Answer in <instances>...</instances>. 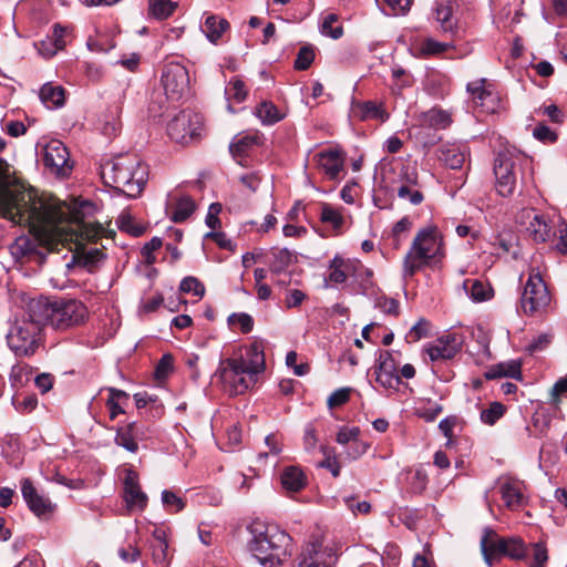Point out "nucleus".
Wrapping results in <instances>:
<instances>
[{
	"mask_svg": "<svg viewBox=\"0 0 567 567\" xmlns=\"http://www.w3.org/2000/svg\"><path fill=\"white\" fill-rule=\"evenodd\" d=\"M6 142L0 137V151ZM61 204L55 199L44 200L39 194L13 176L9 164L0 158V214L12 221H52L61 218Z\"/></svg>",
	"mask_w": 567,
	"mask_h": 567,
	"instance_id": "obj_1",
	"label": "nucleus"
},
{
	"mask_svg": "<svg viewBox=\"0 0 567 567\" xmlns=\"http://www.w3.org/2000/svg\"><path fill=\"white\" fill-rule=\"evenodd\" d=\"M43 303H27L24 310L10 322L6 341L9 350L17 358H31L39 353L45 344V315Z\"/></svg>",
	"mask_w": 567,
	"mask_h": 567,
	"instance_id": "obj_2",
	"label": "nucleus"
},
{
	"mask_svg": "<svg viewBox=\"0 0 567 567\" xmlns=\"http://www.w3.org/2000/svg\"><path fill=\"white\" fill-rule=\"evenodd\" d=\"M264 370V350L255 342L246 350L245 357L221 360L215 377L221 382L225 392L239 395L255 385L258 374Z\"/></svg>",
	"mask_w": 567,
	"mask_h": 567,
	"instance_id": "obj_3",
	"label": "nucleus"
},
{
	"mask_svg": "<svg viewBox=\"0 0 567 567\" xmlns=\"http://www.w3.org/2000/svg\"><path fill=\"white\" fill-rule=\"evenodd\" d=\"M104 183L128 197L138 196L148 178L147 166L135 154H120L101 165Z\"/></svg>",
	"mask_w": 567,
	"mask_h": 567,
	"instance_id": "obj_4",
	"label": "nucleus"
},
{
	"mask_svg": "<svg viewBox=\"0 0 567 567\" xmlns=\"http://www.w3.org/2000/svg\"><path fill=\"white\" fill-rule=\"evenodd\" d=\"M248 550L264 567H278L290 556L291 537L276 526L255 523L249 527Z\"/></svg>",
	"mask_w": 567,
	"mask_h": 567,
	"instance_id": "obj_5",
	"label": "nucleus"
},
{
	"mask_svg": "<svg viewBox=\"0 0 567 567\" xmlns=\"http://www.w3.org/2000/svg\"><path fill=\"white\" fill-rule=\"evenodd\" d=\"M443 256L444 243L439 227L431 224L419 229L403 259V277H413L423 267Z\"/></svg>",
	"mask_w": 567,
	"mask_h": 567,
	"instance_id": "obj_6",
	"label": "nucleus"
},
{
	"mask_svg": "<svg viewBox=\"0 0 567 567\" xmlns=\"http://www.w3.org/2000/svg\"><path fill=\"white\" fill-rule=\"evenodd\" d=\"M32 301L43 303L45 324L49 323L58 331H66L82 326L89 317L86 306L78 299L60 298L49 301L45 298H33Z\"/></svg>",
	"mask_w": 567,
	"mask_h": 567,
	"instance_id": "obj_7",
	"label": "nucleus"
},
{
	"mask_svg": "<svg viewBox=\"0 0 567 567\" xmlns=\"http://www.w3.org/2000/svg\"><path fill=\"white\" fill-rule=\"evenodd\" d=\"M40 198H42L44 200H49L52 198L58 200L61 204V208H60L61 213H62L61 218H58L56 220H52V221H44V220L40 221V220H33V219L32 220L17 219L14 223L30 224L32 226H39V227H49V228L55 229L56 231L70 230L71 231L70 237H69V235L61 234V238H60L61 241L73 240V239L94 241L103 234L104 228L102 225H99V224H90V223L69 224L68 223L66 226L59 227L60 224H63L64 221L68 220L69 213H70L69 207L66 206L65 203L61 202L60 199H58L53 196H40Z\"/></svg>",
	"mask_w": 567,
	"mask_h": 567,
	"instance_id": "obj_8",
	"label": "nucleus"
},
{
	"mask_svg": "<svg viewBox=\"0 0 567 567\" xmlns=\"http://www.w3.org/2000/svg\"><path fill=\"white\" fill-rule=\"evenodd\" d=\"M524 155L516 150L505 148L497 154L494 165L496 190L503 196H511L516 187L517 169Z\"/></svg>",
	"mask_w": 567,
	"mask_h": 567,
	"instance_id": "obj_9",
	"label": "nucleus"
},
{
	"mask_svg": "<svg viewBox=\"0 0 567 567\" xmlns=\"http://www.w3.org/2000/svg\"><path fill=\"white\" fill-rule=\"evenodd\" d=\"M550 302V295L540 272L533 268L525 284L520 306L526 315L544 311Z\"/></svg>",
	"mask_w": 567,
	"mask_h": 567,
	"instance_id": "obj_10",
	"label": "nucleus"
},
{
	"mask_svg": "<svg viewBox=\"0 0 567 567\" xmlns=\"http://www.w3.org/2000/svg\"><path fill=\"white\" fill-rule=\"evenodd\" d=\"M161 86L167 100H182L189 90L187 69L179 62H166L161 72Z\"/></svg>",
	"mask_w": 567,
	"mask_h": 567,
	"instance_id": "obj_11",
	"label": "nucleus"
},
{
	"mask_svg": "<svg viewBox=\"0 0 567 567\" xmlns=\"http://www.w3.org/2000/svg\"><path fill=\"white\" fill-rule=\"evenodd\" d=\"M202 117L190 111L179 112L167 124V134L176 143L187 144L199 137Z\"/></svg>",
	"mask_w": 567,
	"mask_h": 567,
	"instance_id": "obj_12",
	"label": "nucleus"
},
{
	"mask_svg": "<svg viewBox=\"0 0 567 567\" xmlns=\"http://www.w3.org/2000/svg\"><path fill=\"white\" fill-rule=\"evenodd\" d=\"M470 94V102L473 109H478L482 113H494L498 106V99L493 92L492 84L485 79L470 82L466 86Z\"/></svg>",
	"mask_w": 567,
	"mask_h": 567,
	"instance_id": "obj_13",
	"label": "nucleus"
},
{
	"mask_svg": "<svg viewBox=\"0 0 567 567\" xmlns=\"http://www.w3.org/2000/svg\"><path fill=\"white\" fill-rule=\"evenodd\" d=\"M375 381L385 390L396 391L401 383L398 362L390 351H381L375 364Z\"/></svg>",
	"mask_w": 567,
	"mask_h": 567,
	"instance_id": "obj_14",
	"label": "nucleus"
},
{
	"mask_svg": "<svg viewBox=\"0 0 567 567\" xmlns=\"http://www.w3.org/2000/svg\"><path fill=\"white\" fill-rule=\"evenodd\" d=\"M463 339L457 333H446L425 348L431 361L450 360L460 352Z\"/></svg>",
	"mask_w": 567,
	"mask_h": 567,
	"instance_id": "obj_15",
	"label": "nucleus"
},
{
	"mask_svg": "<svg viewBox=\"0 0 567 567\" xmlns=\"http://www.w3.org/2000/svg\"><path fill=\"white\" fill-rule=\"evenodd\" d=\"M334 557L331 550L323 548L319 539L309 542L302 549L298 566L299 567H332Z\"/></svg>",
	"mask_w": 567,
	"mask_h": 567,
	"instance_id": "obj_16",
	"label": "nucleus"
},
{
	"mask_svg": "<svg viewBox=\"0 0 567 567\" xmlns=\"http://www.w3.org/2000/svg\"><path fill=\"white\" fill-rule=\"evenodd\" d=\"M313 161L329 179H337L343 171L344 153L338 147H331L315 154Z\"/></svg>",
	"mask_w": 567,
	"mask_h": 567,
	"instance_id": "obj_17",
	"label": "nucleus"
},
{
	"mask_svg": "<svg viewBox=\"0 0 567 567\" xmlns=\"http://www.w3.org/2000/svg\"><path fill=\"white\" fill-rule=\"evenodd\" d=\"M21 493L29 509L38 517L45 516L55 508V505L48 497L38 493L29 478H24L21 482Z\"/></svg>",
	"mask_w": 567,
	"mask_h": 567,
	"instance_id": "obj_18",
	"label": "nucleus"
},
{
	"mask_svg": "<svg viewBox=\"0 0 567 567\" xmlns=\"http://www.w3.org/2000/svg\"><path fill=\"white\" fill-rule=\"evenodd\" d=\"M69 159L68 148L61 141L53 140L45 145L43 161L52 172L64 173L66 168H70Z\"/></svg>",
	"mask_w": 567,
	"mask_h": 567,
	"instance_id": "obj_19",
	"label": "nucleus"
},
{
	"mask_svg": "<svg viewBox=\"0 0 567 567\" xmlns=\"http://www.w3.org/2000/svg\"><path fill=\"white\" fill-rule=\"evenodd\" d=\"M123 495L128 508L144 509L147 505V496L142 492L138 475L128 470L124 478Z\"/></svg>",
	"mask_w": 567,
	"mask_h": 567,
	"instance_id": "obj_20",
	"label": "nucleus"
},
{
	"mask_svg": "<svg viewBox=\"0 0 567 567\" xmlns=\"http://www.w3.org/2000/svg\"><path fill=\"white\" fill-rule=\"evenodd\" d=\"M505 546V538L499 537L496 532L486 528L481 539V549L484 559L488 566H492L495 560L503 557Z\"/></svg>",
	"mask_w": 567,
	"mask_h": 567,
	"instance_id": "obj_21",
	"label": "nucleus"
},
{
	"mask_svg": "<svg viewBox=\"0 0 567 567\" xmlns=\"http://www.w3.org/2000/svg\"><path fill=\"white\" fill-rule=\"evenodd\" d=\"M261 137V134L258 132H246L237 134L229 145V151L234 158H236L238 163L241 164L240 158L248 155V153L254 147L260 145Z\"/></svg>",
	"mask_w": 567,
	"mask_h": 567,
	"instance_id": "obj_22",
	"label": "nucleus"
},
{
	"mask_svg": "<svg viewBox=\"0 0 567 567\" xmlns=\"http://www.w3.org/2000/svg\"><path fill=\"white\" fill-rule=\"evenodd\" d=\"M360 430L357 426L347 427L342 426L338 433L336 441L341 445L351 444L350 449L352 451H348V456L351 460L358 458L360 455L367 452L369 445L359 441Z\"/></svg>",
	"mask_w": 567,
	"mask_h": 567,
	"instance_id": "obj_23",
	"label": "nucleus"
},
{
	"mask_svg": "<svg viewBox=\"0 0 567 567\" xmlns=\"http://www.w3.org/2000/svg\"><path fill=\"white\" fill-rule=\"evenodd\" d=\"M152 537L150 546L153 560L156 565L166 567L169 561L167 533L163 527H155Z\"/></svg>",
	"mask_w": 567,
	"mask_h": 567,
	"instance_id": "obj_24",
	"label": "nucleus"
},
{
	"mask_svg": "<svg viewBox=\"0 0 567 567\" xmlns=\"http://www.w3.org/2000/svg\"><path fill=\"white\" fill-rule=\"evenodd\" d=\"M499 492L505 505L511 509H516L525 503L523 482L507 481L501 485Z\"/></svg>",
	"mask_w": 567,
	"mask_h": 567,
	"instance_id": "obj_25",
	"label": "nucleus"
},
{
	"mask_svg": "<svg viewBox=\"0 0 567 567\" xmlns=\"http://www.w3.org/2000/svg\"><path fill=\"white\" fill-rule=\"evenodd\" d=\"M140 435V429L135 422H131L125 426L118 427L116 430L115 443L118 446L124 447L126 451L131 453H136L138 450V444L136 442V437Z\"/></svg>",
	"mask_w": 567,
	"mask_h": 567,
	"instance_id": "obj_26",
	"label": "nucleus"
},
{
	"mask_svg": "<svg viewBox=\"0 0 567 567\" xmlns=\"http://www.w3.org/2000/svg\"><path fill=\"white\" fill-rule=\"evenodd\" d=\"M50 40L52 41L54 50L44 51L45 41H41L38 47L39 52L45 58L53 56L58 51L63 50L66 47L71 40V30L60 24H55Z\"/></svg>",
	"mask_w": 567,
	"mask_h": 567,
	"instance_id": "obj_27",
	"label": "nucleus"
},
{
	"mask_svg": "<svg viewBox=\"0 0 567 567\" xmlns=\"http://www.w3.org/2000/svg\"><path fill=\"white\" fill-rule=\"evenodd\" d=\"M420 125L435 130H444L452 123L451 114L441 109H431L420 116Z\"/></svg>",
	"mask_w": 567,
	"mask_h": 567,
	"instance_id": "obj_28",
	"label": "nucleus"
},
{
	"mask_svg": "<svg viewBox=\"0 0 567 567\" xmlns=\"http://www.w3.org/2000/svg\"><path fill=\"white\" fill-rule=\"evenodd\" d=\"M454 2L439 3L435 8V19L443 32L454 33L456 19L454 17Z\"/></svg>",
	"mask_w": 567,
	"mask_h": 567,
	"instance_id": "obj_29",
	"label": "nucleus"
},
{
	"mask_svg": "<svg viewBox=\"0 0 567 567\" xmlns=\"http://www.w3.org/2000/svg\"><path fill=\"white\" fill-rule=\"evenodd\" d=\"M462 287L475 302L486 301L493 296L492 287L478 279H466Z\"/></svg>",
	"mask_w": 567,
	"mask_h": 567,
	"instance_id": "obj_30",
	"label": "nucleus"
},
{
	"mask_svg": "<svg viewBox=\"0 0 567 567\" xmlns=\"http://www.w3.org/2000/svg\"><path fill=\"white\" fill-rule=\"evenodd\" d=\"M228 27L229 23L227 20L214 14H208L202 24V31L210 42L216 43Z\"/></svg>",
	"mask_w": 567,
	"mask_h": 567,
	"instance_id": "obj_31",
	"label": "nucleus"
},
{
	"mask_svg": "<svg viewBox=\"0 0 567 567\" xmlns=\"http://www.w3.org/2000/svg\"><path fill=\"white\" fill-rule=\"evenodd\" d=\"M352 114L361 121L374 118L384 122L388 118V114L381 109V106L372 101L353 105Z\"/></svg>",
	"mask_w": 567,
	"mask_h": 567,
	"instance_id": "obj_32",
	"label": "nucleus"
},
{
	"mask_svg": "<svg viewBox=\"0 0 567 567\" xmlns=\"http://www.w3.org/2000/svg\"><path fill=\"white\" fill-rule=\"evenodd\" d=\"M281 484L288 492H299L306 485V476L299 467L289 466L281 474Z\"/></svg>",
	"mask_w": 567,
	"mask_h": 567,
	"instance_id": "obj_33",
	"label": "nucleus"
},
{
	"mask_svg": "<svg viewBox=\"0 0 567 567\" xmlns=\"http://www.w3.org/2000/svg\"><path fill=\"white\" fill-rule=\"evenodd\" d=\"M40 99L48 109H56L64 103V90L62 86L44 84L40 90Z\"/></svg>",
	"mask_w": 567,
	"mask_h": 567,
	"instance_id": "obj_34",
	"label": "nucleus"
},
{
	"mask_svg": "<svg viewBox=\"0 0 567 567\" xmlns=\"http://www.w3.org/2000/svg\"><path fill=\"white\" fill-rule=\"evenodd\" d=\"M351 266L346 262L343 258L340 256H334V258L329 264V276L326 279L324 287H329V282L331 284H343L348 278V272Z\"/></svg>",
	"mask_w": 567,
	"mask_h": 567,
	"instance_id": "obj_35",
	"label": "nucleus"
},
{
	"mask_svg": "<svg viewBox=\"0 0 567 567\" xmlns=\"http://www.w3.org/2000/svg\"><path fill=\"white\" fill-rule=\"evenodd\" d=\"M440 153V159L452 169L461 168L466 158L465 152L457 145L443 146Z\"/></svg>",
	"mask_w": 567,
	"mask_h": 567,
	"instance_id": "obj_36",
	"label": "nucleus"
},
{
	"mask_svg": "<svg viewBox=\"0 0 567 567\" xmlns=\"http://www.w3.org/2000/svg\"><path fill=\"white\" fill-rule=\"evenodd\" d=\"M520 362L519 361H508L503 362L497 365L492 367L485 374L487 379H496V378H513V379H519L520 378Z\"/></svg>",
	"mask_w": 567,
	"mask_h": 567,
	"instance_id": "obj_37",
	"label": "nucleus"
},
{
	"mask_svg": "<svg viewBox=\"0 0 567 567\" xmlns=\"http://www.w3.org/2000/svg\"><path fill=\"white\" fill-rule=\"evenodd\" d=\"M255 114L264 125H272L284 118V114L269 101L261 102L256 107Z\"/></svg>",
	"mask_w": 567,
	"mask_h": 567,
	"instance_id": "obj_38",
	"label": "nucleus"
},
{
	"mask_svg": "<svg viewBox=\"0 0 567 567\" xmlns=\"http://www.w3.org/2000/svg\"><path fill=\"white\" fill-rule=\"evenodd\" d=\"M528 234L537 243H545L550 236V227L544 216L536 214L527 226Z\"/></svg>",
	"mask_w": 567,
	"mask_h": 567,
	"instance_id": "obj_39",
	"label": "nucleus"
},
{
	"mask_svg": "<svg viewBox=\"0 0 567 567\" xmlns=\"http://www.w3.org/2000/svg\"><path fill=\"white\" fill-rule=\"evenodd\" d=\"M195 202L189 196H182L176 202L172 220L174 223H183L195 212Z\"/></svg>",
	"mask_w": 567,
	"mask_h": 567,
	"instance_id": "obj_40",
	"label": "nucleus"
},
{
	"mask_svg": "<svg viewBox=\"0 0 567 567\" xmlns=\"http://www.w3.org/2000/svg\"><path fill=\"white\" fill-rule=\"evenodd\" d=\"M177 8V3L172 0H150V14L158 20L167 19Z\"/></svg>",
	"mask_w": 567,
	"mask_h": 567,
	"instance_id": "obj_41",
	"label": "nucleus"
},
{
	"mask_svg": "<svg viewBox=\"0 0 567 567\" xmlns=\"http://www.w3.org/2000/svg\"><path fill=\"white\" fill-rule=\"evenodd\" d=\"M272 260L270 261V270L274 274L282 272L293 260V255L287 248L274 249L271 251Z\"/></svg>",
	"mask_w": 567,
	"mask_h": 567,
	"instance_id": "obj_42",
	"label": "nucleus"
},
{
	"mask_svg": "<svg viewBox=\"0 0 567 567\" xmlns=\"http://www.w3.org/2000/svg\"><path fill=\"white\" fill-rule=\"evenodd\" d=\"M503 556L512 559H524L527 556V547L523 539L519 537L505 538Z\"/></svg>",
	"mask_w": 567,
	"mask_h": 567,
	"instance_id": "obj_43",
	"label": "nucleus"
},
{
	"mask_svg": "<svg viewBox=\"0 0 567 567\" xmlns=\"http://www.w3.org/2000/svg\"><path fill=\"white\" fill-rule=\"evenodd\" d=\"M320 220L330 225L336 231H338L344 223L341 213L329 204H321Z\"/></svg>",
	"mask_w": 567,
	"mask_h": 567,
	"instance_id": "obj_44",
	"label": "nucleus"
},
{
	"mask_svg": "<svg viewBox=\"0 0 567 567\" xmlns=\"http://www.w3.org/2000/svg\"><path fill=\"white\" fill-rule=\"evenodd\" d=\"M419 181V175L416 167L410 164H402L398 171V178L394 183L398 186H416Z\"/></svg>",
	"mask_w": 567,
	"mask_h": 567,
	"instance_id": "obj_45",
	"label": "nucleus"
},
{
	"mask_svg": "<svg viewBox=\"0 0 567 567\" xmlns=\"http://www.w3.org/2000/svg\"><path fill=\"white\" fill-rule=\"evenodd\" d=\"M225 94L228 101H234L236 103L244 102L247 96L244 82L238 78H233L225 89Z\"/></svg>",
	"mask_w": 567,
	"mask_h": 567,
	"instance_id": "obj_46",
	"label": "nucleus"
},
{
	"mask_svg": "<svg viewBox=\"0 0 567 567\" xmlns=\"http://www.w3.org/2000/svg\"><path fill=\"white\" fill-rule=\"evenodd\" d=\"M339 20L338 14L336 13H328L321 23V33L330 37L334 40L339 39L343 34V28L342 25L333 27L334 23H337Z\"/></svg>",
	"mask_w": 567,
	"mask_h": 567,
	"instance_id": "obj_47",
	"label": "nucleus"
},
{
	"mask_svg": "<svg viewBox=\"0 0 567 567\" xmlns=\"http://www.w3.org/2000/svg\"><path fill=\"white\" fill-rule=\"evenodd\" d=\"M227 321L231 327H239L243 333H248L254 328V319L246 312L231 313Z\"/></svg>",
	"mask_w": 567,
	"mask_h": 567,
	"instance_id": "obj_48",
	"label": "nucleus"
},
{
	"mask_svg": "<svg viewBox=\"0 0 567 567\" xmlns=\"http://www.w3.org/2000/svg\"><path fill=\"white\" fill-rule=\"evenodd\" d=\"M315 60V50L311 45H303L300 48L296 61L295 69L303 71L310 68Z\"/></svg>",
	"mask_w": 567,
	"mask_h": 567,
	"instance_id": "obj_49",
	"label": "nucleus"
},
{
	"mask_svg": "<svg viewBox=\"0 0 567 567\" xmlns=\"http://www.w3.org/2000/svg\"><path fill=\"white\" fill-rule=\"evenodd\" d=\"M505 408L499 402H493L488 409L481 412V420L483 423L493 425L498 419L503 416Z\"/></svg>",
	"mask_w": 567,
	"mask_h": 567,
	"instance_id": "obj_50",
	"label": "nucleus"
},
{
	"mask_svg": "<svg viewBox=\"0 0 567 567\" xmlns=\"http://www.w3.org/2000/svg\"><path fill=\"white\" fill-rule=\"evenodd\" d=\"M179 289L185 293H193L196 297L202 298L205 295L204 285L195 277H186L182 280Z\"/></svg>",
	"mask_w": 567,
	"mask_h": 567,
	"instance_id": "obj_51",
	"label": "nucleus"
},
{
	"mask_svg": "<svg viewBox=\"0 0 567 567\" xmlns=\"http://www.w3.org/2000/svg\"><path fill=\"white\" fill-rule=\"evenodd\" d=\"M415 186H398L399 198L410 202L412 205H419L423 202V194L414 188Z\"/></svg>",
	"mask_w": 567,
	"mask_h": 567,
	"instance_id": "obj_52",
	"label": "nucleus"
},
{
	"mask_svg": "<svg viewBox=\"0 0 567 567\" xmlns=\"http://www.w3.org/2000/svg\"><path fill=\"white\" fill-rule=\"evenodd\" d=\"M116 224L118 226V228L121 230H124L133 236H140L143 234V228L138 227V226H134L133 225V218L130 214L127 213H122L117 220H116Z\"/></svg>",
	"mask_w": 567,
	"mask_h": 567,
	"instance_id": "obj_53",
	"label": "nucleus"
},
{
	"mask_svg": "<svg viewBox=\"0 0 567 567\" xmlns=\"http://www.w3.org/2000/svg\"><path fill=\"white\" fill-rule=\"evenodd\" d=\"M320 449L326 458L319 463V466L329 470L334 477H338L340 475L341 466L337 458L331 455L330 450L327 446H321Z\"/></svg>",
	"mask_w": 567,
	"mask_h": 567,
	"instance_id": "obj_54",
	"label": "nucleus"
},
{
	"mask_svg": "<svg viewBox=\"0 0 567 567\" xmlns=\"http://www.w3.org/2000/svg\"><path fill=\"white\" fill-rule=\"evenodd\" d=\"M430 333V322L424 318L417 320V322L410 329L408 338L412 341H419L420 339L427 337Z\"/></svg>",
	"mask_w": 567,
	"mask_h": 567,
	"instance_id": "obj_55",
	"label": "nucleus"
},
{
	"mask_svg": "<svg viewBox=\"0 0 567 567\" xmlns=\"http://www.w3.org/2000/svg\"><path fill=\"white\" fill-rule=\"evenodd\" d=\"M412 221L409 217H403L399 221H396L392 228V236H393V245L394 248H399L401 244V235L403 233H406L411 229Z\"/></svg>",
	"mask_w": 567,
	"mask_h": 567,
	"instance_id": "obj_56",
	"label": "nucleus"
},
{
	"mask_svg": "<svg viewBox=\"0 0 567 567\" xmlns=\"http://www.w3.org/2000/svg\"><path fill=\"white\" fill-rule=\"evenodd\" d=\"M162 502L166 508L175 512H179L185 507V502L175 493L167 489L162 493Z\"/></svg>",
	"mask_w": 567,
	"mask_h": 567,
	"instance_id": "obj_57",
	"label": "nucleus"
},
{
	"mask_svg": "<svg viewBox=\"0 0 567 567\" xmlns=\"http://www.w3.org/2000/svg\"><path fill=\"white\" fill-rule=\"evenodd\" d=\"M533 549V563L530 567H545L548 560L547 548L542 543H535L532 546Z\"/></svg>",
	"mask_w": 567,
	"mask_h": 567,
	"instance_id": "obj_58",
	"label": "nucleus"
},
{
	"mask_svg": "<svg viewBox=\"0 0 567 567\" xmlns=\"http://www.w3.org/2000/svg\"><path fill=\"white\" fill-rule=\"evenodd\" d=\"M10 382L13 388H20L29 380L28 368L13 365L10 372Z\"/></svg>",
	"mask_w": 567,
	"mask_h": 567,
	"instance_id": "obj_59",
	"label": "nucleus"
},
{
	"mask_svg": "<svg viewBox=\"0 0 567 567\" xmlns=\"http://www.w3.org/2000/svg\"><path fill=\"white\" fill-rule=\"evenodd\" d=\"M220 212H221V204H219V203L210 204L205 221H206V225L213 230L220 227V219L218 217Z\"/></svg>",
	"mask_w": 567,
	"mask_h": 567,
	"instance_id": "obj_60",
	"label": "nucleus"
},
{
	"mask_svg": "<svg viewBox=\"0 0 567 567\" xmlns=\"http://www.w3.org/2000/svg\"><path fill=\"white\" fill-rule=\"evenodd\" d=\"M533 135L543 143H554L557 140V134L544 124L537 125L533 131Z\"/></svg>",
	"mask_w": 567,
	"mask_h": 567,
	"instance_id": "obj_61",
	"label": "nucleus"
},
{
	"mask_svg": "<svg viewBox=\"0 0 567 567\" xmlns=\"http://www.w3.org/2000/svg\"><path fill=\"white\" fill-rule=\"evenodd\" d=\"M442 412V405L436 402H429L427 405L419 409V415L427 422H433Z\"/></svg>",
	"mask_w": 567,
	"mask_h": 567,
	"instance_id": "obj_62",
	"label": "nucleus"
},
{
	"mask_svg": "<svg viewBox=\"0 0 567 567\" xmlns=\"http://www.w3.org/2000/svg\"><path fill=\"white\" fill-rule=\"evenodd\" d=\"M163 245V241L159 237H153L148 243H146L141 252H142V256L145 258V260L148 262V264H152L155 261V258L153 256V252L157 249H159Z\"/></svg>",
	"mask_w": 567,
	"mask_h": 567,
	"instance_id": "obj_63",
	"label": "nucleus"
},
{
	"mask_svg": "<svg viewBox=\"0 0 567 567\" xmlns=\"http://www.w3.org/2000/svg\"><path fill=\"white\" fill-rule=\"evenodd\" d=\"M31 244L28 238L20 237L14 244L11 246V254L16 258L24 257L29 251H31Z\"/></svg>",
	"mask_w": 567,
	"mask_h": 567,
	"instance_id": "obj_64",
	"label": "nucleus"
}]
</instances>
